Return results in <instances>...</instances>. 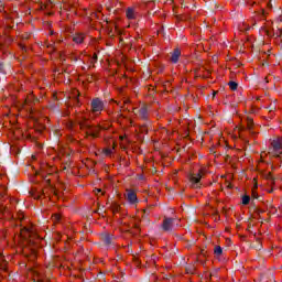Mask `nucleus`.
<instances>
[{
  "mask_svg": "<svg viewBox=\"0 0 282 282\" xmlns=\"http://www.w3.org/2000/svg\"><path fill=\"white\" fill-rule=\"evenodd\" d=\"M134 228H139L138 225H134Z\"/></svg>",
  "mask_w": 282,
  "mask_h": 282,
  "instance_id": "nucleus-35",
  "label": "nucleus"
},
{
  "mask_svg": "<svg viewBox=\"0 0 282 282\" xmlns=\"http://www.w3.org/2000/svg\"><path fill=\"white\" fill-rule=\"evenodd\" d=\"M252 197L253 199H259V195L257 194V192L252 191Z\"/></svg>",
  "mask_w": 282,
  "mask_h": 282,
  "instance_id": "nucleus-22",
  "label": "nucleus"
},
{
  "mask_svg": "<svg viewBox=\"0 0 282 282\" xmlns=\"http://www.w3.org/2000/svg\"><path fill=\"white\" fill-rule=\"evenodd\" d=\"M271 169L274 171V165H272Z\"/></svg>",
  "mask_w": 282,
  "mask_h": 282,
  "instance_id": "nucleus-33",
  "label": "nucleus"
},
{
  "mask_svg": "<svg viewBox=\"0 0 282 282\" xmlns=\"http://www.w3.org/2000/svg\"><path fill=\"white\" fill-rule=\"evenodd\" d=\"M180 228V219L165 217L161 225L163 232H173L174 229Z\"/></svg>",
  "mask_w": 282,
  "mask_h": 282,
  "instance_id": "nucleus-2",
  "label": "nucleus"
},
{
  "mask_svg": "<svg viewBox=\"0 0 282 282\" xmlns=\"http://www.w3.org/2000/svg\"><path fill=\"white\" fill-rule=\"evenodd\" d=\"M268 36H272V33L270 31H267Z\"/></svg>",
  "mask_w": 282,
  "mask_h": 282,
  "instance_id": "nucleus-27",
  "label": "nucleus"
},
{
  "mask_svg": "<svg viewBox=\"0 0 282 282\" xmlns=\"http://www.w3.org/2000/svg\"><path fill=\"white\" fill-rule=\"evenodd\" d=\"M80 129L86 130V134L90 135L91 138H98V134L100 133V126L94 127L87 122V119H84L83 121L78 122Z\"/></svg>",
  "mask_w": 282,
  "mask_h": 282,
  "instance_id": "nucleus-1",
  "label": "nucleus"
},
{
  "mask_svg": "<svg viewBox=\"0 0 282 282\" xmlns=\"http://www.w3.org/2000/svg\"><path fill=\"white\" fill-rule=\"evenodd\" d=\"M93 61H94V63H96L98 61V55L95 54L93 57Z\"/></svg>",
  "mask_w": 282,
  "mask_h": 282,
  "instance_id": "nucleus-24",
  "label": "nucleus"
},
{
  "mask_svg": "<svg viewBox=\"0 0 282 282\" xmlns=\"http://www.w3.org/2000/svg\"><path fill=\"white\" fill-rule=\"evenodd\" d=\"M256 213H258V215H261L263 213V210L261 209H256Z\"/></svg>",
  "mask_w": 282,
  "mask_h": 282,
  "instance_id": "nucleus-25",
  "label": "nucleus"
},
{
  "mask_svg": "<svg viewBox=\"0 0 282 282\" xmlns=\"http://www.w3.org/2000/svg\"><path fill=\"white\" fill-rule=\"evenodd\" d=\"M20 50H22V52H28V47H25L23 44H20Z\"/></svg>",
  "mask_w": 282,
  "mask_h": 282,
  "instance_id": "nucleus-21",
  "label": "nucleus"
},
{
  "mask_svg": "<svg viewBox=\"0 0 282 282\" xmlns=\"http://www.w3.org/2000/svg\"><path fill=\"white\" fill-rule=\"evenodd\" d=\"M215 96H217V91H214V93H213V98H215Z\"/></svg>",
  "mask_w": 282,
  "mask_h": 282,
  "instance_id": "nucleus-29",
  "label": "nucleus"
},
{
  "mask_svg": "<svg viewBox=\"0 0 282 282\" xmlns=\"http://www.w3.org/2000/svg\"><path fill=\"white\" fill-rule=\"evenodd\" d=\"M99 213H100V215H102V213H105V212L102 210V208H99Z\"/></svg>",
  "mask_w": 282,
  "mask_h": 282,
  "instance_id": "nucleus-30",
  "label": "nucleus"
},
{
  "mask_svg": "<svg viewBox=\"0 0 282 282\" xmlns=\"http://www.w3.org/2000/svg\"><path fill=\"white\" fill-rule=\"evenodd\" d=\"M282 143L281 140H273L271 147L269 148L270 158H281L282 155Z\"/></svg>",
  "mask_w": 282,
  "mask_h": 282,
  "instance_id": "nucleus-3",
  "label": "nucleus"
},
{
  "mask_svg": "<svg viewBox=\"0 0 282 282\" xmlns=\"http://www.w3.org/2000/svg\"><path fill=\"white\" fill-rule=\"evenodd\" d=\"M102 241L106 246H111L112 241H113V237L109 234H105L102 236Z\"/></svg>",
  "mask_w": 282,
  "mask_h": 282,
  "instance_id": "nucleus-9",
  "label": "nucleus"
},
{
  "mask_svg": "<svg viewBox=\"0 0 282 282\" xmlns=\"http://www.w3.org/2000/svg\"><path fill=\"white\" fill-rule=\"evenodd\" d=\"M0 74H6V69L3 67V63L0 62Z\"/></svg>",
  "mask_w": 282,
  "mask_h": 282,
  "instance_id": "nucleus-20",
  "label": "nucleus"
},
{
  "mask_svg": "<svg viewBox=\"0 0 282 282\" xmlns=\"http://www.w3.org/2000/svg\"><path fill=\"white\" fill-rule=\"evenodd\" d=\"M90 107L94 112H98L105 109V104L102 102V100H100V98H95L91 100Z\"/></svg>",
  "mask_w": 282,
  "mask_h": 282,
  "instance_id": "nucleus-5",
  "label": "nucleus"
},
{
  "mask_svg": "<svg viewBox=\"0 0 282 282\" xmlns=\"http://www.w3.org/2000/svg\"><path fill=\"white\" fill-rule=\"evenodd\" d=\"M73 41L74 43H83V41H85V35L77 33L73 36Z\"/></svg>",
  "mask_w": 282,
  "mask_h": 282,
  "instance_id": "nucleus-10",
  "label": "nucleus"
},
{
  "mask_svg": "<svg viewBox=\"0 0 282 282\" xmlns=\"http://www.w3.org/2000/svg\"><path fill=\"white\" fill-rule=\"evenodd\" d=\"M242 204H243V206H248V204H250V196L249 195L242 196Z\"/></svg>",
  "mask_w": 282,
  "mask_h": 282,
  "instance_id": "nucleus-17",
  "label": "nucleus"
},
{
  "mask_svg": "<svg viewBox=\"0 0 282 282\" xmlns=\"http://www.w3.org/2000/svg\"><path fill=\"white\" fill-rule=\"evenodd\" d=\"M105 153H106V155H111L112 151H111V149H106Z\"/></svg>",
  "mask_w": 282,
  "mask_h": 282,
  "instance_id": "nucleus-23",
  "label": "nucleus"
},
{
  "mask_svg": "<svg viewBox=\"0 0 282 282\" xmlns=\"http://www.w3.org/2000/svg\"><path fill=\"white\" fill-rule=\"evenodd\" d=\"M282 30L278 29L276 32L273 33V36H276L278 39L281 37Z\"/></svg>",
  "mask_w": 282,
  "mask_h": 282,
  "instance_id": "nucleus-19",
  "label": "nucleus"
},
{
  "mask_svg": "<svg viewBox=\"0 0 282 282\" xmlns=\"http://www.w3.org/2000/svg\"><path fill=\"white\" fill-rule=\"evenodd\" d=\"M90 78V80H94V75H90L89 77H88V79Z\"/></svg>",
  "mask_w": 282,
  "mask_h": 282,
  "instance_id": "nucleus-28",
  "label": "nucleus"
},
{
  "mask_svg": "<svg viewBox=\"0 0 282 282\" xmlns=\"http://www.w3.org/2000/svg\"><path fill=\"white\" fill-rule=\"evenodd\" d=\"M253 126H254V121L252 120V118H248L247 119V127H248L249 131H251Z\"/></svg>",
  "mask_w": 282,
  "mask_h": 282,
  "instance_id": "nucleus-16",
  "label": "nucleus"
},
{
  "mask_svg": "<svg viewBox=\"0 0 282 282\" xmlns=\"http://www.w3.org/2000/svg\"><path fill=\"white\" fill-rule=\"evenodd\" d=\"M112 213H119L120 212V205H118V203H113L111 206H110Z\"/></svg>",
  "mask_w": 282,
  "mask_h": 282,
  "instance_id": "nucleus-15",
  "label": "nucleus"
},
{
  "mask_svg": "<svg viewBox=\"0 0 282 282\" xmlns=\"http://www.w3.org/2000/svg\"><path fill=\"white\" fill-rule=\"evenodd\" d=\"M189 182L192 188H200L202 184L199 182H202V174L197 173L189 175Z\"/></svg>",
  "mask_w": 282,
  "mask_h": 282,
  "instance_id": "nucleus-4",
  "label": "nucleus"
},
{
  "mask_svg": "<svg viewBox=\"0 0 282 282\" xmlns=\"http://www.w3.org/2000/svg\"><path fill=\"white\" fill-rule=\"evenodd\" d=\"M214 254H216V257H221V254H224V249H221L220 246H216L214 249Z\"/></svg>",
  "mask_w": 282,
  "mask_h": 282,
  "instance_id": "nucleus-12",
  "label": "nucleus"
},
{
  "mask_svg": "<svg viewBox=\"0 0 282 282\" xmlns=\"http://www.w3.org/2000/svg\"><path fill=\"white\" fill-rule=\"evenodd\" d=\"M57 219H61V217L57 216Z\"/></svg>",
  "mask_w": 282,
  "mask_h": 282,
  "instance_id": "nucleus-36",
  "label": "nucleus"
},
{
  "mask_svg": "<svg viewBox=\"0 0 282 282\" xmlns=\"http://www.w3.org/2000/svg\"><path fill=\"white\" fill-rule=\"evenodd\" d=\"M180 56H182V52L180 48H175L171 56L172 63H177V61H180Z\"/></svg>",
  "mask_w": 282,
  "mask_h": 282,
  "instance_id": "nucleus-8",
  "label": "nucleus"
},
{
  "mask_svg": "<svg viewBox=\"0 0 282 282\" xmlns=\"http://www.w3.org/2000/svg\"><path fill=\"white\" fill-rule=\"evenodd\" d=\"M97 193H102V189H97Z\"/></svg>",
  "mask_w": 282,
  "mask_h": 282,
  "instance_id": "nucleus-32",
  "label": "nucleus"
},
{
  "mask_svg": "<svg viewBox=\"0 0 282 282\" xmlns=\"http://www.w3.org/2000/svg\"><path fill=\"white\" fill-rule=\"evenodd\" d=\"M127 199L129 204H138V195L133 191H128Z\"/></svg>",
  "mask_w": 282,
  "mask_h": 282,
  "instance_id": "nucleus-6",
  "label": "nucleus"
},
{
  "mask_svg": "<svg viewBox=\"0 0 282 282\" xmlns=\"http://www.w3.org/2000/svg\"><path fill=\"white\" fill-rule=\"evenodd\" d=\"M47 184H50V180H46Z\"/></svg>",
  "mask_w": 282,
  "mask_h": 282,
  "instance_id": "nucleus-34",
  "label": "nucleus"
},
{
  "mask_svg": "<svg viewBox=\"0 0 282 282\" xmlns=\"http://www.w3.org/2000/svg\"><path fill=\"white\" fill-rule=\"evenodd\" d=\"M139 116L141 120H148L149 119V109L147 108V106H142L139 109Z\"/></svg>",
  "mask_w": 282,
  "mask_h": 282,
  "instance_id": "nucleus-7",
  "label": "nucleus"
},
{
  "mask_svg": "<svg viewBox=\"0 0 282 282\" xmlns=\"http://www.w3.org/2000/svg\"><path fill=\"white\" fill-rule=\"evenodd\" d=\"M94 213H97L98 215H100V210L99 209L95 210Z\"/></svg>",
  "mask_w": 282,
  "mask_h": 282,
  "instance_id": "nucleus-31",
  "label": "nucleus"
},
{
  "mask_svg": "<svg viewBox=\"0 0 282 282\" xmlns=\"http://www.w3.org/2000/svg\"><path fill=\"white\" fill-rule=\"evenodd\" d=\"M274 109H276V107H274V106H270V111H274Z\"/></svg>",
  "mask_w": 282,
  "mask_h": 282,
  "instance_id": "nucleus-26",
  "label": "nucleus"
},
{
  "mask_svg": "<svg viewBox=\"0 0 282 282\" xmlns=\"http://www.w3.org/2000/svg\"><path fill=\"white\" fill-rule=\"evenodd\" d=\"M6 260H3L2 258H0V270H3L6 272Z\"/></svg>",
  "mask_w": 282,
  "mask_h": 282,
  "instance_id": "nucleus-18",
  "label": "nucleus"
},
{
  "mask_svg": "<svg viewBox=\"0 0 282 282\" xmlns=\"http://www.w3.org/2000/svg\"><path fill=\"white\" fill-rule=\"evenodd\" d=\"M228 86L230 87L231 91H237V87H239V84L236 82H229Z\"/></svg>",
  "mask_w": 282,
  "mask_h": 282,
  "instance_id": "nucleus-13",
  "label": "nucleus"
},
{
  "mask_svg": "<svg viewBox=\"0 0 282 282\" xmlns=\"http://www.w3.org/2000/svg\"><path fill=\"white\" fill-rule=\"evenodd\" d=\"M262 176L264 177V180H269L270 181V184H274V176H272V173L271 172H264L262 174Z\"/></svg>",
  "mask_w": 282,
  "mask_h": 282,
  "instance_id": "nucleus-11",
  "label": "nucleus"
},
{
  "mask_svg": "<svg viewBox=\"0 0 282 282\" xmlns=\"http://www.w3.org/2000/svg\"><path fill=\"white\" fill-rule=\"evenodd\" d=\"M126 14H127L128 19H134L133 8H128L127 11H126Z\"/></svg>",
  "mask_w": 282,
  "mask_h": 282,
  "instance_id": "nucleus-14",
  "label": "nucleus"
}]
</instances>
